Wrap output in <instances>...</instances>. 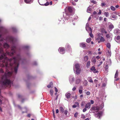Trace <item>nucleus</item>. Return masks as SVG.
<instances>
[{"label": "nucleus", "instance_id": "obj_1", "mask_svg": "<svg viewBox=\"0 0 120 120\" xmlns=\"http://www.w3.org/2000/svg\"><path fill=\"white\" fill-rule=\"evenodd\" d=\"M4 29V26H0V33ZM2 35V34H0V87L9 88L13 84V82L10 81V78L12 76L14 78L15 76L13 75V73L9 71L8 70L14 68V72L16 74L19 63L23 64L25 63V59L21 58L20 53L10 59H8L6 56L7 55L12 56L14 53H16V46L15 44L17 39L11 36L6 37V41L10 42L11 44V49L10 52L6 50V53H4L3 48L2 47L1 42L5 40Z\"/></svg>", "mask_w": 120, "mask_h": 120}, {"label": "nucleus", "instance_id": "obj_2", "mask_svg": "<svg viewBox=\"0 0 120 120\" xmlns=\"http://www.w3.org/2000/svg\"><path fill=\"white\" fill-rule=\"evenodd\" d=\"M73 9V8L70 6L66 8L65 12L63 13V18H61L59 19L61 23H64L65 21L68 19L69 17V15L72 12Z\"/></svg>", "mask_w": 120, "mask_h": 120}, {"label": "nucleus", "instance_id": "obj_3", "mask_svg": "<svg viewBox=\"0 0 120 120\" xmlns=\"http://www.w3.org/2000/svg\"><path fill=\"white\" fill-rule=\"evenodd\" d=\"M103 107V104L102 103L99 106V107L96 106L93 107L90 109V111L91 112H92L94 113L95 112H96V113L95 114V116L98 118L99 119L101 116L102 112V111H100L99 112H97L100 110L102 109Z\"/></svg>", "mask_w": 120, "mask_h": 120}, {"label": "nucleus", "instance_id": "obj_4", "mask_svg": "<svg viewBox=\"0 0 120 120\" xmlns=\"http://www.w3.org/2000/svg\"><path fill=\"white\" fill-rule=\"evenodd\" d=\"M20 48L25 51V53L27 56L30 57L31 56V54L29 51V50L30 48V46L29 45H22L21 46Z\"/></svg>", "mask_w": 120, "mask_h": 120}, {"label": "nucleus", "instance_id": "obj_5", "mask_svg": "<svg viewBox=\"0 0 120 120\" xmlns=\"http://www.w3.org/2000/svg\"><path fill=\"white\" fill-rule=\"evenodd\" d=\"M59 52L61 54H64L65 53V49L64 47H60L58 50Z\"/></svg>", "mask_w": 120, "mask_h": 120}, {"label": "nucleus", "instance_id": "obj_6", "mask_svg": "<svg viewBox=\"0 0 120 120\" xmlns=\"http://www.w3.org/2000/svg\"><path fill=\"white\" fill-rule=\"evenodd\" d=\"M73 70L75 73L77 74L78 75L80 74L81 71L80 68L75 69L74 67Z\"/></svg>", "mask_w": 120, "mask_h": 120}, {"label": "nucleus", "instance_id": "obj_7", "mask_svg": "<svg viewBox=\"0 0 120 120\" xmlns=\"http://www.w3.org/2000/svg\"><path fill=\"white\" fill-rule=\"evenodd\" d=\"M75 78L72 77V76H70L69 78V80L70 83H72L74 81Z\"/></svg>", "mask_w": 120, "mask_h": 120}, {"label": "nucleus", "instance_id": "obj_8", "mask_svg": "<svg viewBox=\"0 0 120 120\" xmlns=\"http://www.w3.org/2000/svg\"><path fill=\"white\" fill-rule=\"evenodd\" d=\"M3 46L4 48L6 49H8L10 47V45L6 42L4 44Z\"/></svg>", "mask_w": 120, "mask_h": 120}, {"label": "nucleus", "instance_id": "obj_9", "mask_svg": "<svg viewBox=\"0 0 120 120\" xmlns=\"http://www.w3.org/2000/svg\"><path fill=\"white\" fill-rule=\"evenodd\" d=\"M114 32L115 34H118L120 33V30L118 29H115L114 30Z\"/></svg>", "mask_w": 120, "mask_h": 120}, {"label": "nucleus", "instance_id": "obj_10", "mask_svg": "<svg viewBox=\"0 0 120 120\" xmlns=\"http://www.w3.org/2000/svg\"><path fill=\"white\" fill-rule=\"evenodd\" d=\"M34 0H24L25 2L27 4H30L33 2Z\"/></svg>", "mask_w": 120, "mask_h": 120}, {"label": "nucleus", "instance_id": "obj_11", "mask_svg": "<svg viewBox=\"0 0 120 120\" xmlns=\"http://www.w3.org/2000/svg\"><path fill=\"white\" fill-rule=\"evenodd\" d=\"M1 91L0 89V105L2 104V101L5 98L0 95Z\"/></svg>", "mask_w": 120, "mask_h": 120}, {"label": "nucleus", "instance_id": "obj_12", "mask_svg": "<svg viewBox=\"0 0 120 120\" xmlns=\"http://www.w3.org/2000/svg\"><path fill=\"white\" fill-rule=\"evenodd\" d=\"M80 47L83 48H85L86 47V45L85 43L82 42L80 43Z\"/></svg>", "mask_w": 120, "mask_h": 120}, {"label": "nucleus", "instance_id": "obj_13", "mask_svg": "<svg viewBox=\"0 0 120 120\" xmlns=\"http://www.w3.org/2000/svg\"><path fill=\"white\" fill-rule=\"evenodd\" d=\"M65 48L66 49H68L69 51L71 50V49L70 46L68 44H67L66 45Z\"/></svg>", "mask_w": 120, "mask_h": 120}, {"label": "nucleus", "instance_id": "obj_14", "mask_svg": "<svg viewBox=\"0 0 120 120\" xmlns=\"http://www.w3.org/2000/svg\"><path fill=\"white\" fill-rule=\"evenodd\" d=\"M91 104L89 102L86 104L85 106L86 108L89 109L90 107Z\"/></svg>", "mask_w": 120, "mask_h": 120}, {"label": "nucleus", "instance_id": "obj_15", "mask_svg": "<svg viewBox=\"0 0 120 120\" xmlns=\"http://www.w3.org/2000/svg\"><path fill=\"white\" fill-rule=\"evenodd\" d=\"M71 95V94L69 93H67L66 94H65V95L66 97V98L68 99L70 98Z\"/></svg>", "mask_w": 120, "mask_h": 120}, {"label": "nucleus", "instance_id": "obj_16", "mask_svg": "<svg viewBox=\"0 0 120 120\" xmlns=\"http://www.w3.org/2000/svg\"><path fill=\"white\" fill-rule=\"evenodd\" d=\"M120 39V36H118L116 38H115V40L118 43H119L120 42L118 41Z\"/></svg>", "mask_w": 120, "mask_h": 120}, {"label": "nucleus", "instance_id": "obj_17", "mask_svg": "<svg viewBox=\"0 0 120 120\" xmlns=\"http://www.w3.org/2000/svg\"><path fill=\"white\" fill-rule=\"evenodd\" d=\"M79 65L78 64H76L75 65V67H74L75 69H80Z\"/></svg>", "mask_w": 120, "mask_h": 120}, {"label": "nucleus", "instance_id": "obj_18", "mask_svg": "<svg viewBox=\"0 0 120 120\" xmlns=\"http://www.w3.org/2000/svg\"><path fill=\"white\" fill-rule=\"evenodd\" d=\"M59 111H60V112L61 113H63L64 112V109L63 107H61L60 108Z\"/></svg>", "mask_w": 120, "mask_h": 120}, {"label": "nucleus", "instance_id": "obj_19", "mask_svg": "<svg viewBox=\"0 0 120 120\" xmlns=\"http://www.w3.org/2000/svg\"><path fill=\"white\" fill-rule=\"evenodd\" d=\"M97 14V12H96L95 11H94L93 12V14L91 15V16L94 18H96V16L95 15H96Z\"/></svg>", "mask_w": 120, "mask_h": 120}, {"label": "nucleus", "instance_id": "obj_20", "mask_svg": "<svg viewBox=\"0 0 120 120\" xmlns=\"http://www.w3.org/2000/svg\"><path fill=\"white\" fill-rule=\"evenodd\" d=\"M75 104L74 105L72 106V108H76L77 107V105H79V103L77 102H75Z\"/></svg>", "mask_w": 120, "mask_h": 120}, {"label": "nucleus", "instance_id": "obj_21", "mask_svg": "<svg viewBox=\"0 0 120 120\" xmlns=\"http://www.w3.org/2000/svg\"><path fill=\"white\" fill-rule=\"evenodd\" d=\"M105 41V39L104 38L101 36L100 39V41H98V42L99 43L100 42H103Z\"/></svg>", "mask_w": 120, "mask_h": 120}, {"label": "nucleus", "instance_id": "obj_22", "mask_svg": "<svg viewBox=\"0 0 120 120\" xmlns=\"http://www.w3.org/2000/svg\"><path fill=\"white\" fill-rule=\"evenodd\" d=\"M92 10V9L90 7H89L88 8L87 11L88 13H90L91 12Z\"/></svg>", "mask_w": 120, "mask_h": 120}, {"label": "nucleus", "instance_id": "obj_23", "mask_svg": "<svg viewBox=\"0 0 120 120\" xmlns=\"http://www.w3.org/2000/svg\"><path fill=\"white\" fill-rule=\"evenodd\" d=\"M88 59V56H85L84 57V60L85 61H87Z\"/></svg>", "mask_w": 120, "mask_h": 120}, {"label": "nucleus", "instance_id": "obj_24", "mask_svg": "<svg viewBox=\"0 0 120 120\" xmlns=\"http://www.w3.org/2000/svg\"><path fill=\"white\" fill-rule=\"evenodd\" d=\"M79 113L78 112H76L74 114V117L75 118H76L78 116H80Z\"/></svg>", "mask_w": 120, "mask_h": 120}, {"label": "nucleus", "instance_id": "obj_25", "mask_svg": "<svg viewBox=\"0 0 120 120\" xmlns=\"http://www.w3.org/2000/svg\"><path fill=\"white\" fill-rule=\"evenodd\" d=\"M91 62L94 64H95L96 62V58H93L91 60Z\"/></svg>", "mask_w": 120, "mask_h": 120}, {"label": "nucleus", "instance_id": "obj_26", "mask_svg": "<svg viewBox=\"0 0 120 120\" xmlns=\"http://www.w3.org/2000/svg\"><path fill=\"white\" fill-rule=\"evenodd\" d=\"M101 32L106 34L107 33V32L106 31L105 29L104 28L101 29Z\"/></svg>", "mask_w": 120, "mask_h": 120}, {"label": "nucleus", "instance_id": "obj_27", "mask_svg": "<svg viewBox=\"0 0 120 120\" xmlns=\"http://www.w3.org/2000/svg\"><path fill=\"white\" fill-rule=\"evenodd\" d=\"M70 4H72L74 5H76V3L74 1L72 0H70Z\"/></svg>", "mask_w": 120, "mask_h": 120}, {"label": "nucleus", "instance_id": "obj_28", "mask_svg": "<svg viewBox=\"0 0 120 120\" xmlns=\"http://www.w3.org/2000/svg\"><path fill=\"white\" fill-rule=\"evenodd\" d=\"M118 70H117L116 71V73L115 74V75L114 78L115 79L117 77H118Z\"/></svg>", "mask_w": 120, "mask_h": 120}, {"label": "nucleus", "instance_id": "obj_29", "mask_svg": "<svg viewBox=\"0 0 120 120\" xmlns=\"http://www.w3.org/2000/svg\"><path fill=\"white\" fill-rule=\"evenodd\" d=\"M53 84V83L52 82H50L49 84L47 86V87L49 88L51 87V86Z\"/></svg>", "mask_w": 120, "mask_h": 120}, {"label": "nucleus", "instance_id": "obj_30", "mask_svg": "<svg viewBox=\"0 0 120 120\" xmlns=\"http://www.w3.org/2000/svg\"><path fill=\"white\" fill-rule=\"evenodd\" d=\"M106 46L109 49H110L111 47V45L109 43H107L106 44Z\"/></svg>", "mask_w": 120, "mask_h": 120}, {"label": "nucleus", "instance_id": "obj_31", "mask_svg": "<svg viewBox=\"0 0 120 120\" xmlns=\"http://www.w3.org/2000/svg\"><path fill=\"white\" fill-rule=\"evenodd\" d=\"M87 28H89L90 29V27H89V24L88 23H87L86 25V30H87Z\"/></svg>", "mask_w": 120, "mask_h": 120}, {"label": "nucleus", "instance_id": "obj_32", "mask_svg": "<svg viewBox=\"0 0 120 120\" xmlns=\"http://www.w3.org/2000/svg\"><path fill=\"white\" fill-rule=\"evenodd\" d=\"M104 14L106 17H107L109 16V14L108 12H105Z\"/></svg>", "mask_w": 120, "mask_h": 120}, {"label": "nucleus", "instance_id": "obj_33", "mask_svg": "<svg viewBox=\"0 0 120 120\" xmlns=\"http://www.w3.org/2000/svg\"><path fill=\"white\" fill-rule=\"evenodd\" d=\"M108 55L109 56H110L111 55V52L110 50H107V52Z\"/></svg>", "mask_w": 120, "mask_h": 120}, {"label": "nucleus", "instance_id": "obj_34", "mask_svg": "<svg viewBox=\"0 0 120 120\" xmlns=\"http://www.w3.org/2000/svg\"><path fill=\"white\" fill-rule=\"evenodd\" d=\"M80 80L79 79H77L75 81V82L77 84H78L80 82Z\"/></svg>", "mask_w": 120, "mask_h": 120}, {"label": "nucleus", "instance_id": "obj_35", "mask_svg": "<svg viewBox=\"0 0 120 120\" xmlns=\"http://www.w3.org/2000/svg\"><path fill=\"white\" fill-rule=\"evenodd\" d=\"M90 61H88L87 62L86 64V67L88 68H89L90 66Z\"/></svg>", "mask_w": 120, "mask_h": 120}, {"label": "nucleus", "instance_id": "obj_36", "mask_svg": "<svg viewBox=\"0 0 120 120\" xmlns=\"http://www.w3.org/2000/svg\"><path fill=\"white\" fill-rule=\"evenodd\" d=\"M12 29L14 32H16L17 31V30L15 27H13L12 28Z\"/></svg>", "mask_w": 120, "mask_h": 120}, {"label": "nucleus", "instance_id": "obj_37", "mask_svg": "<svg viewBox=\"0 0 120 120\" xmlns=\"http://www.w3.org/2000/svg\"><path fill=\"white\" fill-rule=\"evenodd\" d=\"M114 27L113 25L112 24H111L109 25V28L110 29H112Z\"/></svg>", "mask_w": 120, "mask_h": 120}, {"label": "nucleus", "instance_id": "obj_38", "mask_svg": "<svg viewBox=\"0 0 120 120\" xmlns=\"http://www.w3.org/2000/svg\"><path fill=\"white\" fill-rule=\"evenodd\" d=\"M78 16H74L73 17V19H72V20L73 21L74 20H76L78 18Z\"/></svg>", "mask_w": 120, "mask_h": 120}, {"label": "nucleus", "instance_id": "obj_39", "mask_svg": "<svg viewBox=\"0 0 120 120\" xmlns=\"http://www.w3.org/2000/svg\"><path fill=\"white\" fill-rule=\"evenodd\" d=\"M111 18H112L114 19H116V16L115 15H111V16H110Z\"/></svg>", "mask_w": 120, "mask_h": 120}, {"label": "nucleus", "instance_id": "obj_40", "mask_svg": "<svg viewBox=\"0 0 120 120\" xmlns=\"http://www.w3.org/2000/svg\"><path fill=\"white\" fill-rule=\"evenodd\" d=\"M106 5V4L105 2L102 3L101 5L102 7H104V6Z\"/></svg>", "mask_w": 120, "mask_h": 120}, {"label": "nucleus", "instance_id": "obj_41", "mask_svg": "<svg viewBox=\"0 0 120 120\" xmlns=\"http://www.w3.org/2000/svg\"><path fill=\"white\" fill-rule=\"evenodd\" d=\"M91 38H89L87 39L86 40V42L87 43H89L91 41Z\"/></svg>", "mask_w": 120, "mask_h": 120}, {"label": "nucleus", "instance_id": "obj_42", "mask_svg": "<svg viewBox=\"0 0 120 120\" xmlns=\"http://www.w3.org/2000/svg\"><path fill=\"white\" fill-rule=\"evenodd\" d=\"M110 8L113 11H114L116 10L115 8L112 6H111Z\"/></svg>", "mask_w": 120, "mask_h": 120}, {"label": "nucleus", "instance_id": "obj_43", "mask_svg": "<svg viewBox=\"0 0 120 120\" xmlns=\"http://www.w3.org/2000/svg\"><path fill=\"white\" fill-rule=\"evenodd\" d=\"M53 91L52 89L50 90V94L51 96H52L53 95Z\"/></svg>", "mask_w": 120, "mask_h": 120}, {"label": "nucleus", "instance_id": "obj_44", "mask_svg": "<svg viewBox=\"0 0 120 120\" xmlns=\"http://www.w3.org/2000/svg\"><path fill=\"white\" fill-rule=\"evenodd\" d=\"M92 31H91V32H90L89 33V35L92 38H93L94 37L92 33Z\"/></svg>", "mask_w": 120, "mask_h": 120}, {"label": "nucleus", "instance_id": "obj_45", "mask_svg": "<svg viewBox=\"0 0 120 120\" xmlns=\"http://www.w3.org/2000/svg\"><path fill=\"white\" fill-rule=\"evenodd\" d=\"M90 29L89 28H87V30H86L89 33L90 32H91V31H92L91 28L90 27Z\"/></svg>", "mask_w": 120, "mask_h": 120}, {"label": "nucleus", "instance_id": "obj_46", "mask_svg": "<svg viewBox=\"0 0 120 120\" xmlns=\"http://www.w3.org/2000/svg\"><path fill=\"white\" fill-rule=\"evenodd\" d=\"M112 37H110L109 38H107V40L108 41H110L112 40Z\"/></svg>", "mask_w": 120, "mask_h": 120}, {"label": "nucleus", "instance_id": "obj_47", "mask_svg": "<svg viewBox=\"0 0 120 120\" xmlns=\"http://www.w3.org/2000/svg\"><path fill=\"white\" fill-rule=\"evenodd\" d=\"M85 103V101H82L81 103V106H83L84 105Z\"/></svg>", "mask_w": 120, "mask_h": 120}, {"label": "nucleus", "instance_id": "obj_48", "mask_svg": "<svg viewBox=\"0 0 120 120\" xmlns=\"http://www.w3.org/2000/svg\"><path fill=\"white\" fill-rule=\"evenodd\" d=\"M79 92L80 94H81L82 93V90H79Z\"/></svg>", "mask_w": 120, "mask_h": 120}, {"label": "nucleus", "instance_id": "obj_49", "mask_svg": "<svg viewBox=\"0 0 120 120\" xmlns=\"http://www.w3.org/2000/svg\"><path fill=\"white\" fill-rule=\"evenodd\" d=\"M81 118H83L84 119L85 118V116L83 114H82L81 115Z\"/></svg>", "mask_w": 120, "mask_h": 120}, {"label": "nucleus", "instance_id": "obj_50", "mask_svg": "<svg viewBox=\"0 0 120 120\" xmlns=\"http://www.w3.org/2000/svg\"><path fill=\"white\" fill-rule=\"evenodd\" d=\"M64 112L65 115H67V114L68 111L67 110H65Z\"/></svg>", "mask_w": 120, "mask_h": 120}, {"label": "nucleus", "instance_id": "obj_51", "mask_svg": "<svg viewBox=\"0 0 120 120\" xmlns=\"http://www.w3.org/2000/svg\"><path fill=\"white\" fill-rule=\"evenodd\" d=\"M95 69V68L94 66H93L90 69L92 71H94Z\"/></svg>", "mask_w": 120, "mask_h": 120}, {"label": "nucleus", "instance_id": "obj_52", "mask_svg": "<svg viewBox=\"0 0 120 120\" xmlns=\"http://www.w3.org/2000/svg\"><path fill=\"white\" fill-rule=\"evenodd\" d=\"M91 2L92 3H94V4H97V2L95 1L94 0H91Z\"/></svg>", "mask_w": 120, "mask_h": 120}, {"label": "nucleus", "instance_id": "obj_53", "mask_svg": "<svg viewBox=\"0 0 120 120\" xmlns=\"http://www.w3.org/2000/svg\"><path fill=\"white\" fill-rule=\"evenodd\" d=\"M18 97L19 98H22V96L20 95L19 94L18 95Z\"/></svg>", "mask_w": 120, "mask_h": 120}, {"label": "nucleus", "instance_id": "obj_54", "mask_svg": "<svg viewBox=\"0 0 120 120\" xmlns=\"http://www.w3.org/2000/svg\"><path fill=\"white\" fill-rule=\"evenodd\" d=\"M45 6H47L49 4V3L48 2H47L46 3L44 4Z\"/></svg>", "mask_w": 120, "mask_h": 120}, {"label": "nucleus", "instance_id": "obj_55", "mask_svg": "<svg viewBox=\"0 0 120 120\" xmlns=\"http://www.w3.org/2000/svg\"><path fill=\"white\" fill-rule=\"evenodd\" d=\"M37 62L36 61H34V63L33 64L34 65H37Z\"/></svg>", "mask_w": 120, "mask_h": 120}, {"label": "nucleus", "instance_id": "obj_56", "mask_svg": "<svg viewBox=\"0 0 120 120\" xmlns=\"http://www.w3.org/2000/svg\"><path fill=\"white\" fill-rule=\"evenodd\" d=\"M92 52H91L90 51H89L88 52V55H92Z\"/></svg>", "mask_w": 120, "mask_h": 120}, {"label": "nucleus", "instance_id": "obj_57", "mask_svg": "<svg viewBox=\"0 0 120 120\" xmlns=\"http://www.w3.org/2000/svg\"><path fill=\"white\" fill-rule=\"evenodd\" d=\"M86 94L87 95H89L90 94V93L89 91H87L86 92Z\"/></svg>", "mask_w": 120, "mask_h": 120}, {"label": "nucleus", "instance_id": "obj_58", "mask_svg": "<svg viewBox=\"0 0 120 120\" xmlns=\"http://www.w3.org/2000/svg\"><path fill=\"white\" fill-rule=\"evenodd\" d=\"M98 72V71H97L95 69L93 71V72L94 73H97V72Z\"/></svg>", "mask_w": 120, "mask_h": 120}, {"label": "nucleus", "instance_id": "obj_59", "mask_svg": "<svg viewBox=\"0 0 120 120\" xmlns=\"http://www.w3.org/2000/svg\"><path fill=\"white\" fill-rule=\"evenodd\" d=\"M106 37L107 38H109L110 37L109 34H108L106 35Z\"/></svg>", "mask_w": 120, "mask_h": 120}, {"label": "nucleus", "instance_id": "obj_60", "mask_svg": "<svg viewBox=\"0 0 120 120\" xmlns=\"http://www.w3.org/2000/svg\"><path fill=\"white\" fill-rule=\"evenodd\" d=\"M54 88H55V91H56V92H58V89H57V88L56 87H54Z\"/></svg>", "mask_w": 120, "mask_h": 120}, {"label": "nucleus", "instance_id": "obj_61", "mask_svg": "<svg viewBox=\"0 0 120 120\" xmlns=\"http://www.w3.org/2000/svg\"><path fill=\"white\" fill-rule=\"evenodd\" d=\"M89 82H90L93 83V80L92 79V78L90 79L88 81Z\"/></svg>", "mask_w": 120, "mask_h": 120}, {"label": "nucleus", "instance_id": "obj_62", "mask_svg": "<svg viewBox=\"0 0 120 120\" xmlns=\"http://www.w3.org/2000/svg\"><path fill=\"white\" fill-rule=\"evenodd\" d=\"M101 14V10L100 9L99 10V12L98 13V15H100Z\"/></svg>", "mask_w": 120, "mask_h": 120}, {"label": "nucleus", "instance_id": "obj_63", "mask_svg": "<svg viewBox=\"0 0 120 120\" xmlns=\"http://www.w3.org/2000/svg\"><path fill=\"white\" fill-rule=\"evenodd\" d=\"M86 110H87L86 108H85L84 109H83V112H85L86 111Z\"/></svg>", "mask_w": 120, "mask_h": 120}, {"label": "nucleus", "instance_id": "obj_64", "mask_svg": "<svg viewBox=\"0 0 120 120\" xmlns=\"http://www.w3.org/2000/svg\"><path fill=\"white\" fill-rule=\"evenodd\" d=\"M108 65H106L105 66V68L106 70L108 69Z\"/></svg>", "mask_w": 120, "mask_h": 120}]
</instances>
